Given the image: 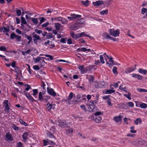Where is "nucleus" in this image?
<instances>
[{
    "instance_id": "nucleus-1",
    "label": "nucleus",
    "mask_w": 147,
    "mask_h": 147,
    "mask_svg": "<svg viewBox=\"0 0 147 147\" xmlns=\"http://www.w3.org/2000/svg\"><path fill=\"white\" fill-rule=\"evenodd\" d=\"M56 124L61 128L65 127L67 125L66 121L63 119H59L57 121H55Z\"/></svg>"
},
{
    "instance_id": "nucleus-2",
    "label": "nucleus",
    "mask_w": 147,
    "mask_h": 147,
    "mask_svg": "<svg viewBox=\"0 0 147 147\" xmlns=\"http://www.w3.org/2000/svg\"><path fill=\"white\" fill-rule=\"evenodd\" d=\"M94 102H88L86 104V106L89 111H93L94 109H96Z\"/></svg>"
},
{
    "instance_id": "nucleus-3",
    "label": "nucleus",
    "mask_w": 147,
    "mask_h": 147,
    "mask_svg": "<svg viewBox=\"0 0 147 147\" xmlns=\"http://www.w3.org/2000/svg\"><path fill=\"white\" fill-rule=\"evenodd\" d=\"M32 34L33 35L32 37L33 38L34 43L35 44L37 45L38 41L41 40V39L39 36L37 34H35L34 32H33Z\"/></svg>"
},
{
    "instance_id": "nucleus-4",
    "label": "nucleus",
    "mask_w": 147,
    "mask_h": 147,
    "mask_svg": "<svg viewBox=\"0 0 147 147\" xmlns=\"http://www.w3.org/2000/svg\"><path fill=\"white\" fill-rule=\"evenodd\" d=\"M109 33L111 35L114 37L118 36L120 33L119 32L118 30L114 31V30L113 29L109 30Z\"/></svg>"
},
{
    "instance_id": "nucleus-5",
    "label": "nucleus",
    "mask_w": 147,
    "mask_h": 147,
    "mask_svg": "<svg viewBox=\"0 0 147 147\" xmlns=\"http://www.w3.org/2000/svg\"><path fill=\"white\" fill-rule=\"evenodd\" d=\"M9 103H8V102H3V107H5L4 110L7 113H9V110L10 109L9 106H10L9 105Z\"/></svg>"
},
{
    "instance_id": "nucleus-6",
    "label": "nucleus",
    "mask_w": 147,
    "mask_h": 147,
    "mask_svg": "<svg viewBox=\"0 0 147 147\" xmlns=\"http://www.w3.org/2000/svg\"><path fill=\"white\" fill-rule=\"evenodd\" d=\"M21 36L18 35H16L14 33H12L10 35V38L12 39H13L15 38L16 39V41L17 42H20L21 39Z\"/></svg>"
},
{
    "instance_id": "nucleus-7",
    "label": "nucleus",
    "mask_w": 147,
    "mask_h": 147,
    "mask_svg": "<svg viewBox=\"0 0 147 147\" xmlns=\"http://www.w3.org/2000/svg\"><path fill=\"white\" fill-rule=\"evenodd\" d=\"M105 85L104 81L96 82L95 83V86L96 88H102Z\"/></svg>"
},
{
    "instance_id": "nucleus-8",
    "label": "nucleus",
    "mask_w": 147,
    "mask_h": 147,
    "mask_svg": "<svg viewBox=\"0 0 147 147\" xmlns=\"http://www.w3.org/2000/svg\"><path fill=\"white\" fill-rule=\"evenodd\" d=\"M10 27L9 26L6 27H0V32L3 33H8L10 30Z\"/></svg>"
},
{
    "instance_id": "nucleus-9",
    "label": "nucleus",
    "mask_w": 147,
    "mask_h": 147,
    "mask_svg": "<svg viewBox=\"0 0 147 147\" xmlns=\"http://www.w3.org/2000/svg\"><path fill=\"white\" fill-rule=\"evenodd\" d=\"M47 91L48 94L53 96L55 97L56 95V93L54 92V90L52 88L47 87Z\"/></svg>"
},
{
    "instance_id": "nucleus-10",
    "label": "nucleus",
    "mask_w": 147,
    "mask_h": 147,
    "mask_svg": "<svg viewBox=\"0 0 147 147\" xmlns=\"http://www.w3.org/2000/svg\"><path fill=\"white\" fill-rule=\"evenodd\" d=\"M78 68L80 71L81 74L85 73H86L88 71L87 69L86 68H84V65H79Z\"/></svg>"
},
{
    "instance_id": "nucleus-11",
    "label": "nucleus",
    "mask_w": 147,
    "mask_h": 147,
    "mask_svg": "<svg viewBox=\"0 0 147 147\" xmlns=\"http://www.w3.org/2000/svg\"><path fill=\"white\" fill-rule=\"evenodd\" d=\"M122 116L121 115H119L118 116L115 117H113L114 120L116 122H120V124L121 123V122L122 120L121 118Z\"/></svg>"
},
{
    "instance_id": "nucleus-12",
    "label": "nucleus",
    "mask_w": 147,
    "mask_h": 147,
    "mask_svg": "<svg viewBox=\"0 0 147 147\" xmlns=\"http://www.w3.org/2000/svg\"><path fill=\"white\" fill-rule=\"evenodd\" d=\"M70 34L73 38L76 40L80 37V34H75L74 32H71Z\"/></svg>"
},
{
    "instance_id": "nucleus-13",
    "label": "nucleus",
    "mask_w": 147,
    "mask_h": 147,
    "mask_svg": "<svg viewBox=\"0 0 147 147\" xmlns=\"http://www.w3.org/2000/svg\"><path fill=\"white\" fill-rule=\"evenodd\" d=\"M24 93L29 100H31L32 101L34 100V101H36V100H34L31 95L29 93H27L25 90H24Z\"/></svg>"
},
{
    "instance_id": "nucleus-14",
    "label": "nucleus",
    "mask_w": 147,
    "mask_h": 147,
    "mask_svg": "<svg viewBox=\"0 0 147 147\" xmlns=\"http://www.w3.org/2000/svg\"><path fill=\"white\" fill-rule=\"evenodd\" d=\"M107 58H108L110 59L109 62H110V63H109L108 62H107V63L109 64V67H111L112 65H114V61L112 60L113 58L111 56L109 57V56L108 55H107Z\"/></svg>"
},
{
    "instance_id": "nucleus-15",
    "label": "nucleus",
    "mask_w": 147,
    "mask_h": 147,
    "mask_svg": "<svg viewBox=\"0 0 147 147\" xmlns=\"http://www.w3.org/2000/svg\"><path fill=\"white\" fill-rule=\"evenodd\" d=\"M76 51L77 52H85L86 51L90 52L91 51V50L90 49H87L84 47H82L78 48L76 49Z\"/></svg>"
},
{
    "instance_id": "nucleus-16",
    "label": "nucleus",
    "mask_w": 147,
    "mask_h": 147,
    "mask_svg": "<svg viewBox=\"0 0 147 147\" xmlns=\"http://www.w3.org/2000/svg\"><path fill=\"white\" fill-rule=\"evenodd\" d=\"M93 5L94 6H99L104 4L103 1H98L95 2H93Z\"/></svg>"
},
{
    "instance_id": "nucleus-17",
    "label": "nucleus",
    "mask_w": 147,
    "mask_h": 147,
    "mask_svg": "<svg viewBox=\"0 0 147 147\" xmlns=\"http://www.w3.org/2000/svg\"><path fill=\"white\" fill-rule=\"evenodd\" d=\"M5 137L8 140L11 141L13 140L12 135L9 132H8L6 134Z\"/></svg>"
},
{
    "instance_id": "nucleus-18",
    "label": "nucleus",
    "mask_w": 147,
    "mask_h": 147,
    "mask_svg": "<svg viewBox=\"0 0 147 147\" xmlns=\"http://www.w3.org/2000/svg\"><path fill=\"white\" fill-rule=\"evenodd\" d=\"M70 16L74 20L78 18H80L82 17V16L80 15H76L74 13L71 14Z\"/></svg>"
},
{
    "instance_id": "nucleus-19",
    "label": "nucleus",
    "mask_w": 147,
    "mask_h": 147,
    "mask_svg": "<svg viewBox=\"0 0 147 147\" xmlns=\"http://www.w3.org/2000/svg\"><path fill=\"white\" fill-rule=\"evenodd\" d=\"M79 27L78 25L76 23L75 25H73L70 26V28L71 29L74 30H77Z\"/></svg>"
},
{
    "instance_id": "nucleus-20",
    "label": "nucleus",
    "mask_w": 147,
    "mask_h": 147,
    "mask_svg": "<svg viewBox=\"0 0 147 147\" xmlns=\"http://www.w3.org/2000/svg\"><path fill=\"white\" fill-rule=\"evenodd\" d=\"M133 77L134 78H136L139 80H141L142 79V77L140 75L135 74H132Z\"/></svg>"
},
{
    "instance_id": "nucleus-21",
    "label": "nucleus",
    "mask_w": 147,
    "mask_h": 147,
    "mask_svg": "<svg viewBox=\"0 0 147 147\" xmlns=\"http://www.w3.org/2000/svg\"><path fill=\"white\" fill-rule=\"evenodd\" d=\"M76 23L78 24H82L85 25V20L83 18H81L80 20H78Z\"/></svg>"
},
{
    "instance_id": "nucleus-22",
    "label": "nucleus",
    "mask_w": 147,
    "mask_h": 147,
    "mask_svg": "<svg viewBox=\"0 0 147 147\" xmlns=\"http://www.w3.org/2000/svg\"><path fill=\"white\" fill-rule=\"evenodd\" d=\"M113 88H112L111 90H107L105 91L104 93L107 94H111L112 93H114L115 92V90H113Z\"/></svg>"
},
{
    "instance_id": "nucleus-23",
    "label": "nucleus",
    "mask_w": 147,
    "mask_h": 147,
    "mask_svg": "<svg viewBox=\"0 0 147 147\" xmlns=\"http://www.w3.org/2000/svg\"><path fill=\"white\" fill-rule=\"evenodd\" d=\"M135 67L134 68H132L131 67H129L127 69L126 71H125V73L127 74L129 73H130L132 71H133L135 70L136 69V65H135Z\"/></svg>"
},
{
    "instance_id": "nucleus-24",
    "label": "nucleus",
    "mask_w": 147,
    "mask_h": 147,
    "mask_svg": "<svg viewBox=\"0 0 147 147\" xmlns=\"http://www.w3.org/2000/svg\"><path fill=\"white\" fill-rule=\"evenodd\" d=\"M94 119L95 121L97 123H99L102 120V118L100 116H97L96 117L94 118Z\"/></svg>"
},
{
    "instance_id": "nucleus-25",
    "label": "nucleus",
    "mask_w": 147,
    "mask_h": 147,
    "mask_svg": "<svg viewBox=\"0 0 147 147\" xmlns=\"http://www.w3.org/2000/svg\"><path fill=\"white\" fill-rule=\"evenodd\" d=\"M33 93L32 94L34 96L35 98H37V94L38 93V91L37 89H34L33 90Z\"/></svg>"
},
{
    "instance_id": "nucleus-26",
    "label": "nucleus",
    "mask_w": 147,
    "mask_h": 147,
    "mask_svg": "<svg viewBox=\"0 0 147 147\" xmlns=\"http://www.w3.org/2000/svg\"><path fill=\"white\" fill-rule=\"evenodd\" d=\"M138 143L139 146H140L146 144V142L142 139H140L138 140Z\"/></svg>"
},
{
    "instance_id": "nucleus-27",
    "label": "nucleus",
    "mask_w": 147,
    "mask_h": 147,
    "mask_svg": "<svg viewBox=\"0 0 147 147\" xmlns=\"http://www.w3.org/2000/svg\"><path fill=\"white\" fill-rule=\"evenodd\" d=\"M138 122L140 124H141L142 121L141 119L140 118H138L134 121V123L136 125H138Z\"/></svg>"
},
{
    "instance_id": "nucleus-28",
    "label": "nucleus",
    "mask_w": 147,
    "mask_h": 147,
    "mask_svg": "<svg viewBox=\"0 0 147 147\" xmlns=\"http://www.w3.org/2000/svg\"><path fill=\"white\" fill-rule=\"evenodd\" d=\"M28 133L27 132H24L22 135V138L23 140H26L27 139V137L28 136Z\"/></svg>"
},
{
    "instance_id": "nucleus-29",
    "label": "nucleus",
    "mask_w": 147,
    "mask_h": 147,
    "mask_svg": "<svg viewBox=\"0 0 147 147\" xmlns=\"http://www.w3.org/2000/svg\"><path fill=\"white\" fill-rule=\"evenodd\" d=\"M26 38H27L28 40V44H29L31 42L32 40V37L31 36H29L28 35L26 34L25 35Z\"/></svg>"
},
{
    "instance_id": "nucleus-30",
    "label": "nucleus",
    "mask_w": 147,
    "mask_h": 147,
    "mask_svg": "<svg viewBox=\"0 0 147 147\" xmlns=\"http://www.w3.org/2000/svg\"><path fill=\"white\" fill-rule=\"evenodd\" d=\"M138 72L140 73H142L144 74H146L147 73V70H144L141 68H139L138 70Z\"/></svg>"
},
{
    "instance_id": "nucleus-31",
    "label": "nucleus",
    "mask_w": 147,
    "mask_h": 147,
    "mask_svg": "<svg viewBox=\"0 0 147 147\" xmlns=\"http://www.w3.org/2000/svg\"><path fill=\"white\" fill-rule=\"evenodd\" d=\"M39 63L40 67H42L45 65V64L46 63L43 59L42 60L41 59V60L39 62Z\"/></svg>"
},
{
    "instance_id": "nucleus-32",
    "label": "nucleus",
    "mask_w": 147,
    "mask_h": 147,
    "mask_svg": "<svg viewBox=\"0 0 147 147\" xmlns=\"http://www.w3.org/2000/svg\"><path fill=\"white\" fill-rule=\"evenodd\" d=\"M86 78L87 79L89 80V81H90V83H91L92 82H93V78L92 76L91 75H87V76Z\"/></svg>"
},
{
    "instance_id": "nucleus-33",
    "label": "nucleus",
    "mask_w": 147,
    "mask_h": 147,
    "mask_svg": "<svg viewBox=\"0 0 147 147\" xmlns=\"http://www.w3.org/2000/svg\"><path fill=\"white\" fill-rule=\"evenodd\" d=\"M41 57H37L36 58H34V61L37 63L39 62L41 60Z\"/></svg>"
},
{
    "instance_id": "nucleus-34",
    "label": "nucleus",
    "mask_w": 147,
    "mask_h": 147,
    "mask_svg": "<svg viewBox=\"0 0 147 147\" xmlns=\"http://www.w3.org/2000/svg\"><path fill=\"white\" fill-rule=\"evenodd\" d=\"M34 24L36 25L38 23V20L37 18H31Z\"/></svg>"
},
{
    "instance_id": "nucleus-35",
    "label": "nucleus",
    "mask_w": 147,
    "mask_h": 147,
    "mask_svg": "<svg viewBox=\"0 0 147 147\" xmlns=\"http://www.w3.org/2000/svg\"><path fill=\"white\" fill-rule=\"evenodd\" d=\"M47 136L51 138H55L54 136L51 132H49L47 134Z\"/></svg>"
},
{
    "instance_id": "nucleus-36",
    "label": "nucleus",
    "mask_w": 147,
    "mask_h": 147,
    "mask_svg": "<svg viewBox=\"0 0 147 147\" xmlns=\"http://www.w3.org/2000/svg\"><path fill=\"white\" fill-rule=\"evenodd\" d=\"M0 51L9 52L5 46H1L0 47Z\"/></svg>"
},
{
    "instance_id": "nucleus-37",
    "label": "nucleus",
    "mask_w": 147,
    "mask_h": 147,
    "mask_svg": "<svg viewBox=\"0 0 147 147\" xmlns=\"http://www.w3.org/2000/svg\"><path fill=\"white\" fill-rule=\"evenodd\" d=\"M24 86L25 87H26L25 90L26 91H28L30 89H32L31 86L28 84H25Z\"/></svg>"
},
{
    "instance_id": "nucleus-38",
    "label": "nucleus",
    "mask_w": 147,
    "mask_h": 147,
    "mask_svg": "<svg viewBox=\"0 0 147 147\" xmlns=\"http://www.w3.org/2000/svg\"><path fill=\"white\" fill-rule=\"evenodd\" d=\"M55 27L56 29L57 30H59L60 28L61 25L59 23H55Z\"/></svg>"
},
{
    "instance_id": "nucleus-39",
    "label": "nucleus",
    "mask_w": 147,
    "mask_h": 147,
    "mask_svg": "<svg viewBox=\"0 0 147 147\" xmlns=\"http://www.w3.org/2000/svg\"><path fill=\"white\" fill-rule=\"evenodd\" d=\"M42 94H43V93H42L41 92H40L39 93L38 98L39 100H43V96H42Z\"/></svg>"
},
{
    "instance_id": "nucleus-40",
    "label": "nucleus",
    "mask_w": 147,
    "mask_h": 147,
    "mask_svg": "<svg viewBox=\"0 0 147 147\" xmlns=\"http://www.w3.org/2000/svg\"><path fill=\"white\" fill-rule=\"evenodd\" d=\"M61 23L62 24H66L67 23L68 21L64 18H61Z\"/></svg>"
},
{
    "instance_id": "nucleus-41",
    "label": "nucleus",
    "mask_w": 147,
    "mask_h": 147,
    "mask_svg": "<svg viewBox=\"0 0 147 147\" xmlns=\"http://www.w3.org/2000/svg\"><path fill=\"white\" fill-rule=\"evenodd\" d=\"M81 3L86 6H87L89 5V1H81Z\"/></svg>"
},
{
    "instance_id": "nucleus-42",
    "label": "nucleus",
    "mask_w": 147,
    "mask_h": 147,
    "mask_svg": "<svg viewBox=\"0 0 147 147\" xmlns=\"http://www.w3.org/2000/svg\"><path fill=\"white\" fill-rule=\"evenodd\" d=\"M108 10L106 9L105 10H103L100 12V13L101 15H104V14H107L108 13Z\"/></svg>"
},
{
    "instance_id": "nucleus-43",
    "label": "nucleus",
    "mask_w": 147,
    "mask_h": 147,
    "mask_svg": "<svg viewBox=\"0 0 147 147\" xmlns=\"http://www.w3.org/2000/svg\"><path fill=\"white\" fill-rule=\"evenodd\" d=\"M113 73L115 74H117L118 73L117 72V67L115 66L113 67Z\"/></svg>"
},
{
    "instance_id": "nucleus-44",
    "label": "nucleus",
    "mask_w": 147,
    "mask_h": 147,
    "mask_svg": "<svg viewBox=\"0 0 147 147\" xmlns=\"http://www.w3.org/2000/svg\"><path fill=\"white\" fill-rule=\"evenodd\" d=\"M44 56L46 57H49L50 58V60H52L53 59V58L52 55L47 54H45ZM47 60H49V58H47Z\"/></svg>"
},
{
    "instance_id": "nucleus-45",
    "label": "nucleus",
    "mask_w": 147,
    "mask_h": 147,
    "mask_svg": "<svg viewBox=\"0 0 147 147\" xmlns=\"http://www.w3.org/2000/svg\"><path fill=\"white\" fill-rule=\"evenodd\" d=\"M12 127L15 130L17 131L19 129L18 127L16 126V125L14 124L12 125Z\"/></svg>"
},
{
    "instance_id": "nucleus-46",
    "label": "nucleus",
    "mask_w": 147,
    "mask_h": 147,
    "mask_svg": "<svg viewBox=\"0 0 147 147\" xmlns=\"http://www.w3.org/2000/svg\"><path fill=\"white\" fill-rule=\"evenodd\" d=\"M19 121L20 122L22 125H24L25 126H27L28 125V124L27 123L24 121L23 120L20 119L19 120Z\"/></svg>"
},
{
    "instance_id": "nucleus-47",
    "label": "nucleus",
    "mask_w": 147,
    "mask_h": 147,
    "mask_svg": "<svg viewBox=\"0 0 147 147\" xmlns=\"http://www.w3.org/2000/svg\"><path fill=\"white\" fill-rule=\"evenodd\" d=\"M21 19V22L22 24H27V22L26 21V19L24 17H22Z\"/></svg>"
},
{
    "instance_id": "nucleus-48",
    "label": "nucleus",
    "mask_w": 147,
    "mask_h": 147,
    "mask_svg": "<svg viewBox=\"0 0 147 147\" xmlns=\"http://www.w3.org/2000/svg\"><path fill=\"white\" fill-rule=\"evenodd\" d=\"M124 96L128 99L129 100H131V94L130 93H129L127 94H125Z\"/></svg>"
},
{
    "instance_id": "nucleus-49",
    "label": "nucleus",
    "mask_w": 147,
    "mask_h": 147,
    "mask_svg": "<svg viewBox=\"0 0 147 147\" xmlns=\"http://www.w3.org/2000/svg\"><path fill=\"white\" fill-rule=\"evenodd\" d=\"M34 31L35 32L38 34H39L41 33H42V30H38L37 29H35L34 30Z\"/></svg>"
},
{
    "instance_id": "nucleus-50",
    "label": "nucleus",
    "mask_w": 147,
    "mask_h": 147,
    "mask_svg": "<svg viewBox=\"0 0 147 147\" xmlns=\"http://www.w3.org/2000/svg\"><path fill=\"white\" fill-rule=\"evenodd\" d=\"M39 19L40 20V21L39 23L40 24H41L42 22H44L46 20L45 19L42 17L40 18Z\"/></svg>"
},
{
    "instance_id": "nucleus-51",
    "label": "nucleus",
    "mask_w": 147,
    "mask_h": 147,
    "mask_svg": "<svg viewBox=\"0 0 147 147\" xmlns=\"http://www.w3.org/2000/svg\"><path fill=\"white\" fill-rule=\"evenodd\" d=\"M73 131V130L71 129H67L66 132L67 134H68L70 133H72Z\"/></svg>"
},
{
    "instance_id": "nucleus-52",
    "label": "nucleus",
    "mask_w": 147,
    "mask_h": 147,
    "mask_svg": "<svg viewBox=\"0 0 147 147\" xmlns=\"http://www.w3.org/2000/svg\"><path fill=\"white\" fill-rule=\"evenodd\" d=\"M50 98V97L49 96H43V100L47 101Z\"/></svg>"
},
{
    "instance_id": "nucleus-53",
    "label": "nucleus",
    "mask_w": 147,
    "mask_h": 147,
    "mask_svg": "<svg viewBox=\"0 0 147 147\" xmlns=\"http://www.w3.org/2000/svg\"><path fill=\"white\" fill-rule=\"evenodd\" d=\"M138 91L140 92H147V90L144 89H142V88L139 89L138 90Z\"/></svg>"
},
{
    "instance_id": "nucleus-54",
    "label": "nucleus",
    "mask_w": 147,
    "mask_h": 147,
    "mask_svg": "<svg viewBox=\"0 0 147 147\" xmlns=\"http://www.w3.org/2000/svg\"><path fill=\"white\" fill-rule=\"evenodd\" d=\"M100 62H101V63L102 64L104 63H105V62L104 61L103 57V56L102 55H100Z\"/></svg>"
},
{
    "instance_id": "nucleus-55",
    "label": "nucleus",
    "mask_w": 147,
    "mask_h": 147,
    "mask_svg": "<svg viewBox=\"0 0 147 147\" xmlns=\"http://www.w3.org/2000/svg\"><path fill=\"white\" fill-rule=\"evenodd\" d=\"M140 106L141 108H145L146 107L147 105L145 103H143L140 104Z\"/></svg>"
},
{
    "instance_id": "nucleus-56",
    "label": "nucleus",
    "mask_w": 147,
    "mask_h": 147,
    "mask_svg": "<svg viewBox=\"0 0 147 147\" xmlns=\"http://www.w3.org/2000/svg\"><path fill=\"white\" fill-rule=\"evenodd\" d=\"M16 64V62L15 61H13L12 62V64H11V66L13 67H14L15 68H17L18 69H19V67H18L16 66V67L15 65Z\"/></svg>"
},
{
    "instance_id": "nucleus-57",
    "label": "nucleus",
    "mask_w": 147,
    "mask_h": 147,
    "mask_svg": "<svg viewBox=\"0 0 147 147\" xmlns=\"http://www.w3.org/2000/svg\"><path fill=\"white\" fill-rule=\"evenodd\" d=\"M33 68L35 70H39L40 69L39 67L37 65H35L33 66Z\"/></svg>"
},
{
    "instance_id": "nucleus-58",
    "label": "nucleus",
    "mask_w": 147,
    "mask_h": 147,
    "mask_svg": "<svg viewBox=\"0 0 147 147\" xmlns=\"http://www.w3.org/2000/svg\"><path fill=\"white\" fill-rule=\"evenodd\" d=\"M47 141L45 140H43V142L44 143V144L45 146L47 145L48 143H49V142H50V141H49V140L48 139H47Z\"/></svg>"
},
{
    "instance_id": "nucleus-59",
    "label": "nucleus",
    "mask_w": 147,
    "mask_h": 147,
    "mask_svg": "<svg viewBox=\"0 0 147 147\" xmlns=\"http://www.w3.org/2000/svg\"><path fill=\"white\" fill-rule=\"evenodd\" d=\"M109 96H103V98L104 100H107V101H110L111 100L109 99Z\"/></svg>"
},
{
    "instance_id": "nucleus-60",
    "label": "nucleus",
    "mask_w": 147,
    "mask_h": 147,
    "mask_svg": "<svg viewBox=\"0 0 147 147\" xmlns=\"http://www.w3.org/2000/svg\"><path fill=\"white\" fill-rule=\"evenodd\" d=\"M134 127L133 126L131 127H130V129H131L130 131L132 133H135L136 132V130H134Z\"/></svg>"
},
{
    "instance_id": "nucleus-61",
    "label": "nucleus",
    "mask_w": 147,
    "mask_h": 147,
    "mask_svg": "<svg viewBox=\"0 0 147 147\" xmlns=\"http://www.w3.org/2000/svg\"><path fill=\"white\" fill-rule=\"evenodd\" d=\"M16 14L17 15L19 16H20L21 13V11L20 10L18 9L16 10Z\"/></svg>"
},
{
    "instance_id": "nucleus-62",
    "label": "nucleus",
    "mask_w": 147,
    "mask_h": 147,
    "mask_svg": "<svg viewBox=\"0 0 147 147\" xmlns=\"http://www.w3.org/2000/svg\"><path fill=\"white\" fill-rule=\"evenodd\" d=\"M146 9L143 8L141 10V13L142 14H144L146 12Z\"/></svg>"
},
{
    "instance_id": "nucleus-63",
    "label": "nucleus",
    "mask_w": 147,
    "mask_h": 147,
    "mask_svg": "<svg viewBox=\"0 0 147 147\" xmlns=\"http://www.w3.org/2000/svg\"><path fill=\"white\" fill-rule=\"evenodd\" d=\"M80 107L81 109L85 111L86 112V108L85 107V106L84 105H81L80 106Z\"/></svg>"
},
{
    "instance_id": "nucleus-64",
    "label": "nucleus",
    "mask_w": 147,
    "mask_h": 147,
    "mask_svg": "<svg viewBox=\"0 0 147 147\" xmlns=\"http://www.w3.org/2000/svg\"><path fill=\"white\" fill-rule=\"evenodd\" d=\"M17 147H23L22 143L20 142H19L17 144Z\"/></svg>"
}]
</instances>
